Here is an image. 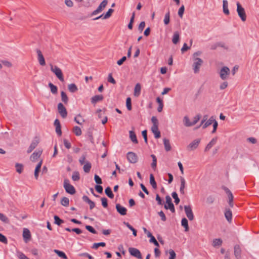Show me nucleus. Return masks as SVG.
I'll use <instances>...</instances> for the list:
<instances>
[{"label": "nucleus", "mask_w": 259, "mask_h": 259, "mask_svg": "<svg viewBox=\"0 0 259 259\" xmlns=\"http://www.w3.org/2000/svg\"><path fill=\"white\" fill-rule=\"evenodd\" d=\"M50 70L53 72L56 77L61 81H64V76L61 69L56 65H53L52 64H50Z\"/></svg>", "instance_id": "1"}, {"label": "nucleus", "mask_w": 259, "mask_h": 259, "mask_svg": "<svg viewBox=\"0 0 259 259\" xmlns=\"http://www.w3.org/2000/svg\"><path fill=\"white\" fill-rule=\"evenodd\" d=\"M64 188L66 192L71 195L74 194L76 192L75 188L69 183V180L66 179L64 180Z\"/></svg>", "instance_id": "2"}, {"label": "nucleus", "mask_w": 259, "mask_h": 259, "mask_svg": "<svg viewBox=\"0 0 259 259\" xmlns=\"http://www.w3.org/2000/svg\"><path fill=\"white\" fill-rule=\"evenodd\" d=\"M237 12L241 20L243 22L245 21L246 20V15L245 10L239 2L237 3Z\"/></svg>", "instance_id": "3"}, {"label": "nucleus", "mask_w": 259, "mask_h": 259, "mask_svg": "<svg viewBox=\"0 0 259 259\" xmlns=\"http://www.w3.org/2000/svg\"><path fill=\"white\" fill-rule=\"evenodd\" d=\"M203 63V60L199 58H195L193 64L194 72L195 73L199 72V69Z\"/></svg>", "instance_id": "4"}, {"label": "nucleus", "mask_w": 259, "mask_h": 259, "mask_svg": "<svg viewBox=\"0 0 259 259\" xmlns=\"http://www.w3.org/2000/svg\"><path fill=\"white\" fill-rule=\"evenodd\" d=\"M230 69L227 66L222 67L220 71V76L222 79L225 80L228 78V76L230 74Z\"/></svg>", "instance_id": "5"}, {"label": "nucleus", "mask_w": 259, "mask_h": 259, "mask_svg": "<svg viewBox=\"0 0 259 259\" xmlns=\"http://www.w3.org/2000/svg\"><path fill=\"white\" fill-rule=\"evenodd\" d=\"M108 4V0H103L100 5L98 6L97 9L94 11L92 14L91 16H94L98 14V13L101 12L102 10L106 7Z\"/></svg>", "instance_id": "6"}, {"label": "nucleus", "mask_w": 259, "mask_h": 259, "mask_svg": "<svg viewBox=\"0 0 259 259\" xmlns=\"http://www.w3.org/2000/svg\"><path fill=\"white\" fill-rule=\"evenodd\" d=\"M58 111L61 116L65 118L67 116V111L64 106L62 103L58 104Z\"/></svg>", "instance_id": "7"}, {"label": "nucleus", "mask_w": 259, "mask_h": 259, "mask_svg": "<svg viewBox=\"0 0 259 259\" xmlns=\"http://www.w3.org/2000/svg\"><path fill=\"white\" fill-rule=\"evenodd\" d=\"M184 210L185 213L190 221H192L194 219V214L190 205H185Z\"/></svg>", "instance_id": "8"}, {"label": "nucleus", "mask_w": 259, "mask_h": 259, "mask_svg": "<svg viewBox=\"0 0 259 259\" xmlns=\"http://www.w3.org/2000/svg\"><path fill=\"white\" fill-rule=\"evenodd\" d=\"M200 141L201 139L194 140L188 145L187 149L190 151L196 149L198 147Z\"/></svg>", "instance_id": "9"}, {"label": "nucleus", "mask_w": 259, "mask_h": 259, "mask_svg": "<svg viewBox=\"0 0 259 259\" xmlns=\"http://www.w3.org/2000/svg\"><path fill=\"white\" fill-rule=\"evenodd\" d=\"M128 251L131 255L140 259L142 258V254L139 249L136 248L130 247L128 249Z\"/></svg>", "instance_id": "10"}, {"label": "nucleus", "mask_w": 259, "mask_h": 259, "mask_svg": "<svg viewBox=\"0 0 259 259\" xmlns=\"http://www.w3.org/2000/svg\"><path fill=\"white\" fill-rule=\"evenodd\" d=\"M127 158L128 161L132 163H135L138 161L137 155L133 152H128L127 153Z\"/></svg>", "instance_id": "11"}, {"label": "nucleus", "mask_w": 259, "mask_h": 259, "mask_svg": "<svg viewBox=\"0 0 259 259\" xmlns=\"http://www.w3.org/2000/svg\"><path fill=\"white\" fill-rule=\"evenodd\" d=\"M36 52L37 54V59L39 64L41 66H45L46 65V62L41 51L37 49Z\"/></svg>", "instance_id": "12"}, {"label": "nucleus", "mask_w": 259, "mask_h": 259, "mask_svg": "<svg viewBox=\"0 0 259 259\" xmlns=\"http://www.w3.org/2000/svg\"><path fill=\"white\" fill-rule=\"evenodd\" d=\"M234 253L236 259H241V249L240 246L238 244L234 246Z\"/></svg>", "instance_id": "13"}, {"label": "nucleus", "mask_w": 259, "mask_h": 259, "mask_svg": "<svg viewBox=\"0 0 259 259\" xmlns=\"http://www.w3.org/2000/svg\"><path fill=\"white\" fill-rule=\"evenodd\" d=\"M115 207L117 211L121 215L126 214L127 209L125 207L122 206L119 203L116 204Z\"/></svg>", "instance_id": "14"}, {"label": "nucleus", "mask_w": 259, "mask_h": 259, "mask_svg": "<svg viewBox=\"0 0 259 259\" xmlns=\"http://www.w3.org/2000/svg\"><path fill=\"white\" fill-rule=\"evenodd\" d=\"M39 143V140L37 139V138L36 137L31 142L30 145L29 146V148L27 149V152L28 153H31L32 150L35 148V147L37 146V145Z\"/></svg>", "instance_id": "15"}, {"label": "nucleus", "mask_w": 259, "mask_h": 259, "mask_svg": "<svg viewBox=\"0 0 259 259\" xmlns=\"http://www.w3.org/2000/svg\"><path fill=\"white\" fill-rule=\"evenodd\" d=\"M114 12V10L112 9H109L108 10V11L106 12V13L105 14V15H103V14H102L100 16L95 18H94L93 20H98L100 18H103V19H107V18H109L112 15V13Z\"/></svg>", "instance_id": "16"}, {"label": "nucleus", "mask_w": 259, "mask_h": 259, "mask_svg": "<svg viewBox=\"0 0 259 259\" xmlns=\"http://www.w3.org/2000/svg\"><path fill=\"white\" fill-rule=\"evenodd\" d=\"M41 150L34 152L30 156V159L32 161L36 160L41 155L42 153Z\"/></svg>", "instance_id": "17"}, {"label": "nucleus", "mask_w": 259, "mask_h": 259, "mask_svg": "<svg viewBox=\"0 0 259 259\" xmlns=\"http://www.w3.org/2000/svg\"><path fill=\"white\" fill-rule=\"evenodd\" d=\"M217 140V137L213 138L206 145L204 149V151L206 152L209 150L211 148V147L216 144Z\"/></svg>", "instance_id": "18"}, {"label": "nucleus", "mask_w": 259, "mask_h": 259, "mask_svg": "<svg viewBox=\"0 0 259 259\" xmlns=\"http://www.w3.org/2000/svg\"><path fill=\"white\" fill-rule=\"evenodd\" d=\"M180 181H181V185L180 188V191L181 194L184 195L185 193V188L186 185V181L184 178L181 177H180Z\"/></svg>", "instance_id": "19"}, {"label": "nucleus", "mask_w": 259, "mask_h": 259, "mask_svg": "<svg viewBox=\"0 0 259 259\" xmlns=\"http://www.w3.org/2000/svg\"><path fill=\"white\" fill-rule=\"evenodd\" d=\"M103 98L102 95H95L91 98V102L92 104H95L96 103L102 101Z\"/></svg>", "instance_id": "20"}, {"label": "nucleus", "mask_w": 259, "mask_h": 259, "mask_svg": "<svg viewBox=\"0 0 259 259\" xmlns=\"http://www.w3.org/2000/svg\"><path fill=\"white\" fill-rule=\"evenodd\" d=\"M225 216L226 220L230 223L232 219V213L231 210L229 208H226Z\"/></svg>", "instance_id": "21"}, {"label": "nucleus", "mask_w": 259, "mask_h": 259, "mask_svg": "<svg viewBox=\"0 0 259 259\" xmlns=\"http://www.w3.org/2000/svg\"><path fill=\"white\" fill-rule=\"evenodd\" d=\"M23 237L26 242L27 240H29L30 239L31 234L30 231L28 229H24L23 231Z\"/></svg>", "instance_id": "22"}, {"label": "nucleus", "mask_w": 259, "mask_h": 259, "mask_svg": "<svg viewBox=\"0 0 259 259\" xmlns=\"http://www.w3.org/2000/svg\"><path fill=\"white\" fill-rule=\"evenodd\" d=\"M151 131L154 135V137L156 139L159 138L161 136L160 132L158 130V126H152L151 127Z\"/></svg>", "instance_id": "23"}, {"label": "nucleus", "mask_w": 259, "mask_h": 259, "mask_svg": "<svg viewBox=\"0 0 259 259\" xmlns=\"http://www.w3.org/2000/svg\"><path fill=\"white\" fill-rule=\"evenodd\" d=\"M223 12L225 14L228 15L230 14L229 10L228 9V3L227 0L223 1Z\"/></svg>", "instance_id": "24"}, {"label": "nucleus", "mask_w": 259, "mask_h": 259, "mask_svg": "<svg viewBox=\"0 0 259 259\" xmlns=\"http://www.w3.org/2000/svg\"><path fill=\"white\" fill-rule=\"evenodd\" d=\"M222 189L225 191L228 196L229 201H233V196L230 190L226 187L223 186Z\"/></svg>", "instance_id": "25"}, {"label": "nucleus", "mask_w": 259, "mask_h": 259, "mask_svg": "<svg viewBox=\"0 0 259 259\" xmlns=\"http://www.w3.org/2000/svg\"><path fill=\"white\" fill-rule=\"evenodd\" d=\"M163 144H164V149L166 151L168 152V151H169L170 150H171V145L170 144L169 140H168L166 138H164L163 139Z\"/></svg>", "instance_id": "26"}, {"label": "nucleus", "mask_w": 259, "mask_h": 259, "mask_svg": "<svg viewBox=\"0 0 259 259\" xmlns=\"http://www.w3.org/2000/svg\"><path fill=\"white\" fill-rule=\"evenodd\" d=\"M165 200H166V203L167 204H165L164 207L165 209H168V208H169V207L171 206L172 204H174L172 203L171 199L169 195H167L165 197Z\"/></svg>", "instance_id": "27"}, {"label": "nucleus", "mask_w": 259, "mask_h": 259, "mask_svg": "<svg viewBox=\"0 0 259 259\" xmlns=\"http://www.w3.org/2000/svg\"><path fill=\"white\" fill-rule=\"evenodd\" d=\"M141 87L139 83L136 84L134 89V96L138 97L141 93Z\"/></svg>", "instance_id": "28"}, {"label": "nucleus", "mask_w": 259, "mask_h": 259, "mask_svg": "<svg viewBox=\"0 0 259 259\" xmlns=\"http://www.w3.org/2000/svg\"><path fill=\"white\" fill-rule=\"evenodd\" d=\"M91 167L92 164L91 162L88 161H85V163H84V165L83 167L84 171L85 173H89L91 170Z\"/></svg>", "instance_id": "29"}, {"label": "nucleus", "mask_w": 259, "mask_h": 259, "mask_svg": "<svg viewBox=\"0 0 259 259\" xmlns=\"http://www.w3.org/2000/svg\"><path fill=\"white\" fill-rule=\"evenodd\" d=\"M41 165H42V161H40L37 164V165H36V166L35 167V170H34V177H35L36 179H37V178H38V174H39V172L40 171V169Z\"/></svg>", "instance_id": "30"}, {"label": "nucleus", "mask_w": 259, "mask_h": 259, "mask_svg": "<svg viewBox=\"0 0 259 259\" xmlns=\"http://www.w3.org/2000/svg\"><path fill=\"white\" fill-rule=\"evenodd\" d=\"M130 137L131 141L135 144H137L138 141L137 139V136L134 132L132 131H130Z\"/></svg>", "instance_id": "31"}, {"label": "nucleus", "mask_w": 259, "mask_h": 259, "mask_svg": "<svg viewBox=\"0 0 259 259\" xmlns=\"http://www.w3.org/2000/svg\"><path fill=\"white\" fill-rule=\"evenodd\" d=\"M150 184L154 189H156L157 188L156 182L155 180L153 175L152 174L150 175Z\"/></svg>", "instance_id": "32"}, {"label": "nucleus", "mask_w": 259, "mask_h": 259, "mask_svg": "<svg viewBox=\"0 0 259 259\" xmlns=\"http://www.w3.org/2000/svg\"><path fill=\"white\" fill-rule=\"evenodd\" d=\"M182 226L185 228V231L187 232L189 231V228L188 225V222L186 218H183L181 221Z\"/></svg>", "instance_id": "33"}, {"label": "nucleus", "mask_w": 259, "mask_h": 259, "mask_svg": "<svg viewBox=\"0 0 259 259\" xmlns=\"http://www.w3.org/2000/svg\"><path fill=\"white\" fill-rule=\"evenodd\" d=\"M105 193L106 195L110 198L112 199L114 198V194L110 187H107L105 190Z\"/></svg>", "instance_id": "34"}, {"label": "nucleus", "mask_w": 259, "mask_h": 259, "mask_svg": "<svg viewBox=\"0 0 259 259\" xmlns=\"http://www.w3.org/2000/svg\"><path fill=\"white\" fill-rule=\"evenodd\" d=\"M180 40V35L178 31L174 32L172 36V41L174 44H177Z\"/></svg>", "instance_id": "35"}, {"label": "nucleus", "mask_w": 259, "mask_h": 259, "mask_svg": "<svg viewBox=\"0 0 259 259\" xmlns=\"http://www.w3.org/2000/svg\"><path fill=\"white\" fill-rule=\"evenodd\" d=\"M183 123L185 126L190 127L192 126V122L190 121L189 117L185 116L183 118Z\"/></svg>", "instance_id": "36"}, {"label": "nucleus", "mask_w": 259, "mask_h": 259, "mask_svg": "<svg viewBox=\"0 0 259 259\" xmlns=\"http://www.w3.org/2000/svg\"><path fill=\"white\" fill-rule=\"evenodd\" d=\"M61 100L64 104H67L68 102V98L66 94L64 92H61Z\"/></svg>", "instance_id": "37"}, {"label": "nucleus", "mask_w": 259, "mask_h": 259, "mask_svg": "<svg viewBox=\"0 0 259 259\" xmlns=\"http://www.w3.org/2000/svg\"><path fill=\"white\" fill-rule=\"evenodd\" d=\"M49 87L51 89V92L53 94H57L58 93V88L57 87L53 84L52 83L50 82L48 84Z\"/></svg>", "instance_id": "38"}, {"label": "nucleus", "mask_w": 259, "mask_h": 259, "mask_svg": "<svg viewBox=\"0 0 259 259\" xmlns=\"http://www.w3.org/2000/svg\"><path fill=\"white\" fill-rule=\"evenodd\" d=\"M54 251L60 257L63 258V259H67V256L65 254V253L62 251L55 249Z\"/></svg>", "instance_id": "39"}, {"label": "nucleus", "mask_w": 259, "mask_h": 259, "mask_svg": "<svg viewBox=\"0 0 259 259\" xmlns=\"http://www.w3.org/2000/svg\"><path fill=\"white\" fill-rule=\"evenodd\" d=\"M215 119H214L213 116H211L206 122L202 126V128L203 129L206 128L207 126H209L214 122Z\"/></svg>", "instance_id": "40"}, {"label": "nucleus", "mask_w": 259, "mask_h": 259, "mask_svg": "<svg viewBox=\"0 0 259 259\" xmlns=\"http://www.w3.org/2000/svg\"><path fill=\"white\" fill-rule=\"evenodd\" d=\"M69 91L71 93H75L78 90L77 86L74 83L69 84L68 86Z\"/></svg>", "instance_id": "41"}, {"label": "nucleus", "mask_w": 259, "mask_h": 259, "mask_svg": "<svg viewBox=\"0 0 259 259\" xmlns=\"http://www.w3.org/2000/svg\"><path fill=\"white\" fill-rule=\"evenodd\" d=\"M72 179L73 181H78L80 180V175L78 171H75L73 172Z\"/></svg>", "instance_id": "42"}, {"label": "nucleus", "mask_w": 259, "mask_h": 259, "mask_svg": "<svg viewBox=\"0 0 259 259\" xmlns=\"http://www.w3.org/2000/svg\"><path fill=\"white\" fill-rule=\"evenodd\" d=\"M73 132L77 136H79L82 134V132H81L80 128L77 126H75L73 127Z\"/></svg>", "instance_id": "43"}, {"label": "nucleus", "mask_w": 259, "mask_h": 259, "mask_svg": "<svg viewBox=\"0 0 259 259\" xmlns=\"http://www.w3.org/2000/svg\"><path fill=\"white\" fill-rule=\"evenodd\" d=\"M54 223L58 226L64 223V221L61 219L58 215H54Z\"/></svg>", "instance_id": "44"}, {"label": "nucleus", "mask_w": 259, "mask_h": 259, "mask_svg": "<svg viewBox=\"0 0 259 259\" xmlns=\"http://www.w3.org/2000/svg\"><path fill=\"white\" fill-rule=\"evenodd\" d=\"M151 157L152 158V162L151 163V167L152 168L155 170L156 167V164H157V158L155 155L154 154L151 155Z\"/></svg>", "instance_id": "45"}, {"label": "nucleus", "mask_w": 259, "mask_h": 259, "mask_svg": "<svg viewBox=\"0 0 259 259\" xmlns=\"http://www.w3.org/2000/svg\"><path fill=\"white\" fill-rule=\"evenodd\" d=\"M74 121L79 124H81L84 121V119H82L80 114H78L74 117Z\"/></svg>", "instance_id": "46"}, {"label": "nucleus", "mask_w": 259, "mask_h": 259, "mask_svg": "<svg viewBox=\"0 0 259 259\" xmlns=\"http://www.w3.org/2000/svg\"><path fill=\"white\" fill-rule=\"evenodd\" d=\"M124 224L126 225V226L133 232V234L134 236H136L137 234V230L133 227L128 223L124 222Z\"/></svg>", "instance_id": "47"}, {"label": "nucleus", "mask_w": 259, "mask_h": 259, "mask_svg": "<svg viewBox=\"0 0 259 259\" xmlns=\"http://www.w3.org/2000/svg\"><path fill=\"white\" fill-rule=\"evenodd\" d=\"M61 204L64 206H68L69 204V200L68 198L64 197L61 201Z\"/></svg>", "instance_id": "48"}, {"label": "nucleus", "mask_w": 259, "mask_h": 259, "mask_svg": "<svg viewBox=\"0 0 259 259\" xmlns=\"http://www.w3.org/2000/svg\"><path fill=\"white\" fill-rule=\"evenodd\" d=\"M170 21V12L168 11L167 13H166L164 16V23L165 25H168Z\"/></svg>", "instance_id": "49"}, {"label": "nucleus", "mask_w": 259, "mask_h": 259, "mask_svg": "<svg viewBox=\"0 0 259 259\" xmlns=\"http://www.w3.org/2000/svg\"><path fill=\"white\" fill-rule=\"evenodd\" d=\"M126 106L128 110L130 111L132 110V100L131 98L128 97L126 100Z\"/></svg>", "instance_id": "50"}, {"label": "nucleus", "mask_w": 259, "mask_h": 259, "mask_svg": "<svg viewBox=\"0 0 259 259\" xmlns=\"http://www.w3.org/2000/svg\"><path fill=\"white\" fill-rule=\"evenodd\" d=\"M171 196L175 200V201H174L175 203L176 204H178L180 202V200L179 198L178 197L177 193L176 192H173L171 194Z\"/></svg>", "instance_id": "51"}, {"label": "nucleus", "mask_w": 259, "mask_h": 259, "mask_svg": "<svg viewBox=\"0 0 259 259\" xmlns=\"http://www.w3.org/2000/svg\"><path fill=\"white\" fill-rule=\"evenodd\" d=\"M222 242H223V241L221 239H220V238L215 239L213 241V245L214 247L218 246H220L222 245Z\"/></svg>", "instance_id": "52"}, {"label": "nucleus", "mask_w": 259, "mask_h": 259, "mask_svg": "<svg viewBox=\"0 0 259 259\" xmlns=\"http://www.w3.org/2000/svg\"><path fill=\"white\" fill-rule=\"evenodd\" d=\"M106 246L105 242L95 243L93 245L92 248L97 249L99 246L104 247Z\"/></svg>", "instance_id": "53"}, {"label": "nucleus", "mask_w": 259, "mask_h": 259, "mask_svg": "<svg viewBox=\"0 0 259 259\" xmlns=\"http://www.w3.org/2000/svg\"><path fill=\"white\" fill-rule=\"evenodd\" d=\"M17 256L19 259H29L23 252H20V251L17 252Z\"/></svg>", "instance_id": "54"}, {"label": "nucleus", "mask_w": 259, "mask_h": 259, "mask_svg": "<svg viewBox=\"0 0 259 259\" xmlns=\"http://www.w3.org/2000/svg\"><path fill=\"white\" fill-rule=\"evenodd\" d=\"M15 167L16 168V171L19 174H21L23 170V165L20 163H16Z\"/></svg>", "instance_id": "55"}, {"label": "nucleus", "mask_w": 259, "mask_h": 259, "mask_svg": "<svg viewBox=\"0 0 259 259\" xmlns=\"http://www.w3.org/2000/svg\"><path fill=\"white\" fill-rule=\"evenodd\" d=\"M85 229L89 231L90 232L93 234H97V232L95 230V229L91 226L86 225Z\"/></svg>", "instance_id": "56"}, {"label": "nucleus", "mask_w": 259, "mask_h": 259, "mask_svg": "<svg viewBox=\"0 0 259 259\" xmlns=\"http://www.w3.org/2000/svg\"><path fill=\"white\" fill-rule=\"evenodd\" d=\"M102 205L104 208L108 207V200L106 197H102L101 199Z\"/></svg>", "instance_id": "57"}, {"label": "nucleus", "mask_w": 259, "mask_h": 259, "mask_svg": "<svg viewBox=\"0 0 259 259\" xmlns=\"http://www.w3.org/2000/svg\"><path fill=\"white\" fill-rule=\"evenodd\" d=\"M201 118V115L200 114H198L196 115L194 118L193 121H192V126L194 125L195 124H196L198 121L200 120Z\"/></svg>", "instance_id": "58"}, {"label": "nucleus", "mask_w": 259, "mask_h": 259, "mask_svg": "<svg viewBox=\"0 0 259 259\" xmlns=\"http://www.w3.org/2000/svg\"><path fill=\"white\" fill-rule=\"evenodd\" d=\"M0 220L5 223H8L9 222L8 218L2 213H0Z\"/></svg>", "instance_id": "59"}, {"label": "nucleus", "mask_w": 259, "mask_h": 259, "mask_svg": "<svg viewBox=\"0 0 259 259\" xmlns=\"http://www.w3.org/2000/svg\"><path fill=\"white\" fill-rule=\"evenodd\" d=\"M94 180H95V182L98 184V185H100L102 183V179H101V178L97 175H95V176H94Z\"/></svg>", "instance_id": "60"}, {"label": "nucleus", "mask_w": 259, "mask_h": 259, "mask_svg": "<svg viewBox=\"0 0 259 259\" xmlns=\"http://www.w3.org/2000/svg\"><path fill=\"white\" fill-rule=\"evenodd\" d=\"M184 11H185V7H184V5H182V6L180 8V9H179V11H178V15H179V17H181V18H182V17H183V14H184Z\"/></svg>", "instance_id": "61"}, {"label": "nucleus", "mask_w": 259, "mask_h": 259, "mask_svg": "<svg viewBox=\"0 0 259 259\" xmlns=\"http://www.w3.org/2000/svg\"><path fill=\"white\" fill-rule=\"evenodd\" d=\"M151 121L153 123L152 126H158V120L155 116H152L151 118Z\"/></svg>", "instance_id": "62"}, {"label": "nucleus", "mask_w": 259, "mask_h": 259, "mask_svg": "<svg viewBox=\"0 0 259 259\" xmlns=\"http://www.w3.org/2000/svg\"><path fill=\"white\" fill-rule=\"evenodd\" d=\"M149 241L151 243H153L156 246L159 247V243L153 236L150 238Z\"/></svg>", "instance_id": "63"}, {"label": "nucleus", "mask_w": 259, "mask_h": 259, "mask_svg": "<svg viewBox=\"0 0 259 259\" xmlns=\"http://www.w3.org/2000/svg\"><path fill=\"white\" fill-rule=\"evenodd\" d=\"M169 259H175L176 257V254L174 250L170 249L169 250Z\"/></svg>", "instance_id": "64"}]
</instances>
